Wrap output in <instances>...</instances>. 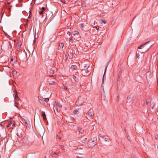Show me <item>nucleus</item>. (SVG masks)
<instances>
[{"mask_svg":"<svg viewBox=\"0 0 158 158\" xmlns=\"http://www.w3.org/2000/svg\"><path fill=\"white\" fill-rule=\"evenodd\" d=\"M61 88L65 90H66L68 89V87L65 85H63L62 86Z\"/></svg>","mask_w":158,"mask_h":158,"instance_id":"aec40b11","label":"nucleus"},{"mask_svg":"<svg viewBox=\"0 0 158 158\" xmlns=\"http://www.w3.org/2000/svg\"><path fill=\"white\" fill-rule=\"evenodd\" d=\"M7 3L8 4H10V2H7Z\"/></svg>","mask_w":158,"mask_h":158,"instance_id":"37998d69","label":"nucleus"},{"mask_svg":"<svg viewBox=\"0 0 158 158\" xmlns=\"http://www.w3.org/2000/svg\"><path fill=\"white\" fill-rule=\"evenodd\" d=\"M71 80L73 82H74V81L77 82L78 81V78L76 77L75 76H73L71 79Z\"/></svg>","mask_w":158,"mask_h":158,"instance_id":"9d476101","label":"nucleus"},{"mask_svg":"<svg viewBox=\"0 0 158 158\" xmlns=\"http://www.w3.org/2000/svg\"><path fill=\"white\" fill-rule=\"evenodd\" d=\"M60 1L63 3H65V0H60Z\"/></svg>","mask_w":158,"mask_h":158,"instance_id":"4c0bfd02","label":"nucleus"},{"mask_svg":"<svg viewBox=\"0 0 158 158\" xmlns=\"http://www.w3.org/2000/svg\"><path fill=\"white\" fill-rule=\"evenodd\" d=\"M56 80L55 78L53 79L52 80L49 79L48 82L50 85H53V87L55 88L56 86Z\"/></svg>","mask_w":158,"mask_h":158,"instance_id":"1a4fd4ad","label":"nucleus"},{"mask_svg":"<svg viewBox=\"0 0 158 158\" xmlns=\"http://www.w3.org/2000/svg\"><path fill=\"white\" fill-rule=\"evenodd\" d=\"M101 23H104L105 24L106 23V20H101Z\"/></svg>","mask_w":158,"mask_h":158,"instance_id":"c756f323","label":"nucleus"},{"mask_svg":"<svg viewBox=\"0 0 158 158\" xmlns=\"http://www.w3.org/2000/svg\"><path fill=\"white\" fill-rule=\"evenodd\" d=\"M64 44L63 43H62L60 44L59 45V47H60V48H63L64 47Z\"/></svg>","mask_w":158,"mask_h":158,"instance_id":"a878e982","label":"nucleus"},{"mask_svg":"<svg viewBox=\"0 0 158 158\" xmlns=\"http://www.w3.org/2000/svg\"><path fill=\"white\" fill-rule=\"evenodd\" d=\"M110 139L108 138H105L103 139H102L103 142H109Z\"/></svg>","mask_w":158,"mask_h":158,"instance_id":"f3484780","label":"nucleus"},{"mask_svg":"<svg viewBox=\"0 0 158 158\" xmlns=\"http://www.w3.org/2000/svg\"><path fill=\"white\" fill-rule=\"evenodd\" d=\"M149 42H147L144 44H142V45L139 46L138 47V49H143V50L142 51V53H144L147 52L149 49V46H147V45Z\"/></svg>","mask_w":158,"mask_h":158,"instance_id":"f03ea898","label":"nucleus"},{"mask_svg":"<svg viewBox=\"0 0 158 158\" xmlns=\"http://www.w3.org/2000/svg\"><path fill=\"white\" fill-rule=\"evenodd\" d=\"M135 95L134 94H131L127 97V102L130 103L134 99Z\"/></svg>","mask_w":158,"mask_h":158,"instance_id":"0eeeda50","label":"nucleus"},{"mask_svg":"<svg viewBox=\"0 0 158 158\" xmlns=\"http://www.w3.org/2000/svg\"><path fill=\"white\" fill-rule=\"evenodd\" d=\"M12 127H13V126H15V123H12Z\"/></svg>","mask_w":158,"mask_h":158,"instance_id":"a19ab883","label":"nucleus"},{"mask_svg":"<svg viewBox=\"0 0 158 158\" xmlns=\"http://www.w3.org/2000/svg\"><path fill=\"white\" fill-rule=\"evenodd\" d=\"M155 138L158 140V135L157 134H156V135H155Z\"/></svg>","mask_w":158,"mask_h":158,"instance_id":"2f4dec72","label":"nucleus"},{"mask_svg":"<svg viewBox=\"0 0 158 158\" xmlns=\"http://www.w3.org/2000/svg\"><path fill=\"white\" fill-rule=\"evenodd\" d=\"M83 2H85L86 0H81Z\"/></svg>","mask_w":158,"mask_h":158,"instance_id":"c03bdc74","label":"nucleus"},{"mask_svg":"<svg viewBox=\"0 0 158 158\" xmlns=\"http://www.w3.org/2000/svg\"><path fill=\"white\" fill-rule=\"evenodd\" d=\"M140 53H142V52H139V51L137 52L136 57L138 59H139V56H140V54H139Z\"/></svg>","mask_w":158,"mask_h":158,"instance_id":"dca6fc26","label":"nucleus"},{"mask_svg":"<svg viewBox=\"0 0 158 158\" xmlns=\"http://www.w3.org/2000/svg\"><path fill=\"white\" fill-rule=\"evenodd\" d=\"M61 108L62 106L60 103L58 102L55 103L54 104V109L55 113L60 112Z\"/></svg>","mask_w":158,"mask_h":158,"instance_id":"7ed1b4c3","label":"nucleus"},{"mask_svg":"<svg viewBox=\"0 0 158 158\" xmlns=\"http://www.w3.org/2000/svg\"><path fill=\"white\" fill-rule=\"evenodd\" d=\"M39 99L40 103L41 104L45 106L49 100V99L48 98H44L41 97L39 98Z\"/></svg>","mask_w":158,"mask_h":158,"instance_id":"39448f33","label":"nucleus"},{"mask_svg":"<svg viewBox=\"0 0 158 158\" xmlns=\"http://www.w3.org/2000/svg\"><path fill=\"white\" fill-rule=\"evenodd\" d=\"M14 72H16V73H17V72L16 71H14Z\"/></svg>","mask_w":158,"mask_h":158,"instance_id":"de8ad7c7","label":"nucleus"},{"mask_svg":"<svg viewBox=\"0 0 158 158\" xmlns=\"http://www.w3.org/2000/svg\"><path fill=\"white\" fill-rule=\"evenodd\" d=\"M107 66H106V68H105V73H104V74L103 75V80H102V84H103V83L104 82V75H105V73H106V69H107Z\"/></svg>","mask_w":158,"mask_h":158,"instance_id":"393cba45","label":"nucleus"},{"mask_svg":"<svg viewBox=\"0 0 158 158\" xmlns=\"http://www.w3.org/2000/svg\"><path fill=\"white\" fill-rule=\"evenodd\" d=\"M86 138L85 137L83 136L81 138V140L82 143H85V141H86Z\"/></svg>","mask_w":158,"mask_h":158,"instance_id":"4468645a","label":"nucleus"},{"mask_svg":"<svg viewBox=\"0 0 158 158\" xmlns=\"http://www.w3.org/2000/svg\"><path fill=\"white\" fill-rule=\"evenodd\" d=\"M91 68L89 66H88V67L85 69H82L81 73L82 75L85 76H87L90 73Z\"/></svg>","mask_w":158,"mask_h":158,"instance_id":"20e7f679","label":"nucleus"},{"mask_svg":"<svg viewBox=\"0 0 158 158\" xmlns=\"http://www.w3.org/2000/svg\"><path fill=\"white\" fill-rule=\"evenodd\" d=\"M41 10L43 11V12L45 10V8L44 7H42L41 9Z\"/></svg>","mask_w":158,"mask_h":158,"instance_id":"473e14b6","label":"nucleus"},{"mask_svg":"<svg viewBox=\"0 0 158 158\" xmlns=\"http://www.w3.org/2000/svg\"><path fill=\"white\" fill-rule=\"evenodd\" d=\"M12 124V122L11 121H9L8 122V124L6 125V127H10Z\"/></svg>","mask_w":158,"mask_h":158,"instance_id":"6ab92c4d","label":"nucleus"},{"mask_svg":"<svg viewBox=\"0 0 158 158\" xmlns=\"http://www.w3.org/2000/svg\"><path fill=\"white\" fill-rule=\"evenodd\" d=\"M87 115V116H86V117L87 119H89L92 118L94 115V113L93 110L91 109H90L88 111Z\"/></svg>","mask_w":158,"mask_h":158,"instance_id":"423d86ee","label":"nucleus"},{"mask_svg":"<svg viewBox=\"0 0 158 158\" xmlns=\"http://www.w3.org/2000/svg\"><path fill=\"white\" fill-rule=\"evenodd\" d=\"M15 99H16L17 98H18V95L17 94H15Z\"/></svg>","mask_w":158,"mask_h":158,"instance_id":"e433bc0d","label":"nucleus"},{"mask_svg":"<svg viewBox=\"0 0 158 158\" xmlns=\"http://www.w3.org/2000/svg\"><path fill=\"white\" fill-rule=\"evenodd\" d=\"M25 125H26V126H27V122H25Z\"/></svg>","mask_w":158,"mask_h":158,"instance_id":"79ce46f5","label":"nucleus"},{"mask_svg":"<svg viewBox=\"0 0 158 158\" xmlns=\"http://www.w3.org/2000/svg\"><path fill=\"white\" fill-rule=\"evenodd\" d=\"M50 76V77H52V76H51H51Z\"/></svg>","mask_w":158,"mask_h":158,"instance_id":"49530a36","label":"nucleus"},{"mask_svg":"<svg viewBox=\"0 0 158 158\" xmlns=\"http://www.w3.org/2000/svg\"><path fill=\"white\" fill-rule=\"evenodd\" d=\"M67 34L69 35H71V32L70 31H68L67 32Z\"/></svg>","mask_w":158,"mask_h":158,"instance_id":"58836bf2","label":"nucleus"},{"mask_svg":"<svg viewBox=\"0 0 158 158\" xmlns=\"http://www.w3.org/2000/svg\"><path fill=\"white\" fill-rule=\"evenodd\" d=\"M84 102V99L81 97H79L76 103L77 106H81L82 105Z\"/></svg>","mask_w":158,"mask_h":158,"instance_id":"6e6552de","label":"nucleus"},{"mask_svg":"<svg viewBox=\"0 0 158 158\" xmlns=\"http://www.w3.org/2000/svg\"><path fill=\"white\" fill-rule=\"evenodd\" d=\"M44 12L42 10L40 11L39 12V13L40 15H42L43 14Z\"/></svg>","mask_w":158,"mask_h":158,"instance_id":"7c9ffc66","label":"nucleus"},{"mask_svg":"<svg viewBox=\"0 0 158 158\" xmlns=\"http://www.w3.org/2000/svg\"><path fill=\"white\" fill-rule=\"evenodd\" d=\"M79 27L80 28L82 29V30H83V29L84 27V24L83 23L80 24L79 25Z\"/></svg>","mask_w":158,"mask_h":158,"instance_id":"412c9836","label":"nucleus"},{"mask_svg":"<svg viewBox=\"0 0 158 158\" xmlns=\"http://www.w3.org/2000/svg\"><path fill=\"white\" fill-rule=\"evenodd\" d=\"M156 114L158 115V110H157V112L156 113Z\"/></svg>","mask_w":158,"mask_h":158,"instance_id":"a18cd8bd","label":"nucleus"},{"mask_svg":"<svg viewBox=\"0 0 158 158\" xmlns=\"http://www.w3.org/2000/svg\"><path fill=\"white\" fill-rule=\"evenodd\" d=\"M149 102V101L147 100H146V101L144 102L143 105L145 107H146L148 106V104Z\"/></svg>","mask_w":158,"mask_h":158,"instance_id":"ddd939ff","label":"nucleus"},{"mask_svg":"<svg viewBox=\"0 0 158 158\" xmlns=\"http://www.w3.org/2000/svg\"><path fill=\"white\" fill-rule=\"evenodd\" d=\"M155 145L156 147H157L158 148V142H155Z\"/></svg>","mask_w":158,"mask_h":158,"instance_id":"c85d7f7f","label":"nucleus"},{"mask_svg":"<svg viewBox=\"0 0 158 158\" xmlns=\"http://www.w3.org/2000/svg\"><path fill=\"white\" fill-rule=\"evenodd\" d=\"M95 28H96L97 29V30H98L99 28V27L98 26H96L95 27Z\"/></svg>","mask_w":158,"mask_h":158,"instance_id":"ea45409f","label":"nucleus"},{"mask_svg":"<svg viewBox=\"0 0 158 158\" xmlns=\"http://www.w3.org/2000/svg\"><path fill=\"white\" fill-rule=\"evenodd\" d=\"M97 143V139L96 137L91 138L88 142V145L89 148H93Z\"/></svg>","mask_w":158,"mask_h":158,"instance_id":"f257e3e1","label":"nucleus"},{"mask_svg":"<svg viewBox=\"0 0 158 158\" xmlns=\"http://www.w3.org/2000/svg\"><path fill=\"white\" fill-rule=\"evenodd\" d=\"M78 130L79 133L82 134L84 133V130L83 128L79 127L78 128Z\"/></svg>","mask_w":158,"mask_h":158,"instance_id":"f8f14e48","label":"nucleus"},{"mask_svg":"<svg viewBox=\"0 0 158 158\" xmlns=\"http://www.w3.org/2000/svg\"><path fill=\"white\" fill-rule=\"evenodd\" d=\"M17 104H18V103L17 102H15V103L14 104V106L18 108Z\"/></svg>","mask_w":158,"mask_h":158,"instance_id":"72a5a7b5","label":"nucleus"},{"mask_svg":"<svg viewBox=\"0 0 158 158\" xmlns=\"http://www.w3.org/2000/svg\"><path fill=\"white\" fill-rule=\"evenodd\" d=\"M77 66L75 65H72L71 66V69L73 70H76L77 69Z\"/></svg>","mask_w":158,"mask_h":158,"instance_id":"a211bd4d","label":"nucleus"},{"mask_svg":"<svg viewBox=\"0 0 158 158\" xmlns=\"http://www.w3.org/2000/svg\"><path fill=\"white\" fill-rule=\"evenodd\" d=\"M81 6L82 7H84L85 6V3H83L82 4Z\"/></svg>","mask_w":158,"mask_h":158,"instance_id":"c9c22d12","label":"nucleus"},{"mask_svg":"<svg viewBox=\"0 0 158 158\" xmlns=\"http://www.w3.org/2000/svg\"><path fill=\"white\" fill-rule=\"evenodd\" d=\"M73 40L72 38L70 39L69 40V41L71 43L73 42Z\"/></svg>","mask_w":158,"mask_h":158,"instance_id":"f704fd0d","label":"nucleus"},{"mask_svg":"<svg viewBox=\"0 0 158 158\" xmlns=\"http://www.w3.org/2000/svg\"><path fill=\"white\" fill-rule=\"evenodd\" d=\"M42 115L43 117V119L44 120H47V118L44 112H43L42 114Z\"/></svg>","mask_w":158,"mask_h":158,"instance_id":"2eb2a0df","label":"nucleus"},{"mask_svg":"<svg viewBox=\"0 0 158 158\" xmlns=\"http://www.w3.org/2000/svg\"><path fill=\"white\" fill-rule=\"evenodd\" d=\"M0 152H1V150H0Z\"/></svg>","mask_w":158,"mask_h":158,"instance_id":"09e8293b","label":"nucleus"},{"mask_svg":"<svg viewBox=\"0 0 158 158\" xmlns=\"http://www.w3.org/2000/svg\"><path fill=\"white\" fill-rule=\"evenodd\" d=\"M78 34H79V32L78 31H74L73 35H77Z\"/></svg>","mask_w":158,"mask_h":158,"instance_id":"cd10ccee","label":"nucleus"},{"mask_svg":"<svg viewBox=\"0 0 158 158\" xmlns=\"http://www.w3.org/2000/svg\"><path fill=\"white\" fill-rule=\"evenodd\" d=\"M18 45L19 47H20L21 45V42L20 41H18Z\"/></svg>","mask_w":158,"mask_h":158,"instance_id":"bb28decb","label":"nucleus"},{"mask_svg":"<svg viewBox=\"0 0 158 158\" xmlns=\"http://www.w3.org/2000/svg\"><path fill=\"white\" fill-rule=\"evenodd\" d=\"M104 138V136L103 135H102V134L100 135L99 139L100 140H102V139H103Z\"/></svg>","mask_w":158,"mask_h":158,"instance_id":"4be33fe9","label":"nucleus"},{"mask_svg":"<svg viewBox=\"0 0 158 158\" xmlns=\"http://www.w3.org/2000/svg\"><path fill=\"white\" fill-rule=\"evenodd\" d=\"M49 72L52 74H53L54 73V70L52 69H50L49 70Z\"/></svg>","mask_w":158,"mask_h":158,"instance_id":"b1692460","label":"nucleus"},{"mask_svg":"<svg viewBox=\"0 0 158 158\" xmlns=\"http://www.w3.org/2000/svg\"><path fill=\"white\" fill-rule=\"evenodd\" d=\"M88 66H89L87 64H82L81 66V70H82V69H86L88 67Z\"/></svg>","mask_w":158,"mask_h":158,"instance_id":"9b49d317","label":"nucleus"},{"mask_svg":"<svg viewBox=\"0 0 158 158\" xmlns=\"http://www.w3.org/2000/svg\"><path fill=\"white\" fill-rule=\"evenodd\" d=\"M74 113L75 114H78V110H77L76 109L75 110L73 111Z\"/></svg>","mask_w":158,"mask_h":158,"instance_id":"5701e85b","label":"nucleus"}]
</instances>
